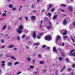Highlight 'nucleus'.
Returning <instances> with one entry per match:
<instances>
[{"label":"nucleus","mask_w":75,"mask_h":75,"mask_svg":"<svg viewBox=\"0 0 75 75\" xmlns=\"http://www.w3.org/2000/svg\"><path fill=\"white\" fill-rule=\"evenodd\" d=\"M70 56H73V57H75V52L73 53H70L69 54Z\"/></svg>","instance_id":"nucleus-11"},{"label":"nucleus","mask_w":75,"mask_h":75,"mask_svg":"<svg viewBox=\"0 0 75 75\" xmlns=\"http://www.w3.org/2000/svg\"><path fill=\"white\" fill-rule=\"evenodd\" d=\"M68 9L70 11H72L73 10V8L72 6H69L68 7Z\"/></svg>","instance_id":"nucleus-6"},{"label":"nucleus","mask_w":75,"mask_h":75,"mask_svg":"<svg viewBox=\"0 0 75 75\" xmlns=\"http://www.w3.org/2000/svg\"><path fill=\"white\" fill-rule=\"evenodd\" d=\"M61 6L62 7H66V6H66V5H65V4H63V5H61Z\"/></svg>","instance_id":"nucleus-24"},{"label":"nucleus","mask_w":75,"mask_h":75,"mask_svg":"<svg viewBox=\"0 0 75 75\" xmlns=\"http://www.w3.org/2000/svg\"><path fill=\"white\" fill-rule=\"evenodd\" d=\"M39 45L40 43H37L34 44L35 45H37V46H38V45Z\"/></svg>","instance_id":"nucleus-27"},{"label":"nucleus","mask_w":75,"mask_h":75,"mask_svg":"<svg viewBox=\"0 0 75 75\" xmlns=\"http://www.w3.org/2000/svg\"><path fill=\"white\" fill-rule=\"evenodd\" d=\"M74 51H75V50L74 49L70 51V53H72V52H74Z\"/></svg>","instance_id":"nucleus-26"},{"label":"nucleus","mask_w":75,"mask_h":75,"mask_svg":"<svg viewBox=\"0 0 75 75\" xmlns=\"http://www.w3.org/2000/svg\"><path fill=\"white\" fill-rule=\"evenodd\" d=\"M53 7V5L52 4H50L49 5V7L47 8V9L48 10H49V8H51V7Z\"/></svg>","instance_id":"nucleus-9"},{"label":"nucleus","mask_w":75,"mask_h":75,"mask_svg":"<svg viewBox=\"0 0 75 75\" xmlns=\"http://www.w3.org/2000/svg\"><path fill=\"white\" fill-rule=\"evenodd\" d=\"M59 61H62L63 60V58H61V57H60L59 58Z\"/></svg>","instance_id":"nucleus-22"},{"label":"nucleus","mask_w":75,"mask_h":75,"mask_svg":"<svg viewBox=\"0 0 75 75\" xmlns=\"http://www.w3.org/2000/svg\"><path fill=\"white\" fill-rule=\"evenodd\" d=\"M1 42L2 43H4V40H1Z\"/></svg>","instance_id":"nucleus-52"},{"label":"nucleus","mask_w":75,"mask_h":75,"mask_svg":"<svg viewBox=\"0 0 75 75\" xmlns=\"http://www.w3.org/2000/svg\"><path fill=\"white\" fill-rule=\"evenodd\" d=\"M68 38V36H66L64 37V40H65V38Z\"/></svg>","instance_id":"nucleus-40"},{"label":"nucleus","mask_w":75,"mask_h":75,"mask_svg":"<svg viewBox=\"0 0 75 75\" xmlns=\"http://www.w3.org/2000/svg\"><path fill=\"white\" fill-rule=\"evenodd\" d=\"M12 10H13V11H15V10H16V8H12Z\"/></svg>","instance_id":"nucleus-39"},{"label":"nucleus","mask_w":75,"mask_h":75,"mask_svg":"<svg viewBox=\"0 0 75 75\" xmlns=\"http://www.w3.org/2000/svg\"><path fill=\"white\" fill-rule=\"evenodd\" d=\"M38 72L37 71H34V72H33V73L34 74H37Z\"/></svg>","instance_id":"nucleus-37"},{"label":"nucleus","mask_w":75,"mask_h":75,"mask_svg":"<svg viewBox=\"0 0 75 75\" xmlns=\"http://www.w3.org/2000/svg\"><path fill=\"white\" fill-rule=\"evenodd\" d=\"M10 36H8L7 38V39H10Z\"/></svg>","instance_id":"nucleus-56"},{"label":"nucleus","mask_w":75,"mask_h":75,"mask_svg":"<svg viewBox=\"0 0 75 75\" xmlns=\"http://www.w3.org/2000/svg\"><path fill=\"white\" fill-rule=\"evenodd\" d=\"M47 71V69L44 70H43L44 72H46Z\"/></svg>","instance_id":"nucleus-57"},{"label":"nucleus","mask_w":75,"mask_h":75,"mask_svg":"<svg viewBox=\"0 0 75 75\" xmlns=\"http://www.w3.org/2000/svg\"><path fill=\"white\" fill-rule=\"evenodd\" d=\"M44 38L45 40H47V41H50V40H52L51 36L50 35H48L45 36Z\"/></svg>","instance_id":"nucleus-2"},{"label":"nucleus","mask_w":75,"mask_h":75,"mask_svg":"<svg viewBox=\"0 0 75 75\" xmlns=\"http://www.w3.org/2000/svg\"><path fill=\"white\" fill-rule=\"evenodd\" d=\"M71 40L73 41V42H75V41L74 40V39L72 38H71Z\"/></svg>","instance_id":"nucleus-50"},{"label":"nucleus","mask_w":75,"mask_h":75,"mask_svg":"<svg viewBox=\"0 0 75 75\" xmlns=\"http://www.w3.org/2000/svg\"><path fill=\"white\" fill-rule=\"evenodd\" d=\"M50 48V47H47L46 48V50H49Z\"/></svg>","instance_id":"nucleus-44"},{"label":"nucleus","mask_w":75,"mask_h":75,"mask_svg":"<svg viewBox=\"0 0 75 75\" xmlns=\"http://www.w3.org/2000/svg\"><path fill=\"white\" fill-rule=\"evenodd\" d=\"M13 47H14V45H10L8 47L9 48H13Z\"/></svg>","instance_id":"nucleus-19"},{"label":"nucleus","mask_w":75,"mask_h":75,"mask_svg":"<svg viewBox=\"0 0 75 75\" xmlns=\"http://www.w3.org/2000/svg\"><path fill=\"white\" fill-rule=\"evenodd\" d=\"M63 70H64V69H62L61 70L60 72H62L63 71Z\"/></svg>","instance_id":"nucleus-61"},{"label":"nucleus","mask_w":75,"mask_h":75,"mask_svg":"<svg viewBox=\"0 0 75 75\" xmlns=\"http://www.w3.org/2000/svg\"><path fill=\"white\" fill-rule=\"evenodd\" d=\"M17 40H20V37H18V36H17Z\"/></svg>","instance_id":"nucleus-35"},{"label":"nucleus","mask_w":75,"mask_h":75,"mask_svg":"<svg viewBox=\"0 0 75 75\" xmlns=\"http://www.w3.org/2000/svg\"><path fill=\"white\" fill-rule=\"evenodd\" d=\"M18 64V62H16L15 63L14 65H17V64Z\"/></svg>","instance_id":"nucleus-54"},{"label":"nucleus","mask_w":75,"mask_h":75,"mask_svg":"<svg viewBox=\"0 0 75 75\" xmlns=\"http://www.w3.org/2000/svg\"><path fill=\"white\" fill-rule=\"evenodd\" d=\"M26 49H28V48H29V47H28L27 46H26Z\"/></svg>","instance_id":"nucleus-55"},{"label":"nucleus","mask_w":75,"mask_h":75,"mask_svg":"<svg viewBox=\"0 0 75 75\" xmlns=\"http://www.w3.org/2000/svg\"><path fill=\"white\" fill-rule=\"evenodd\" d=\"M33 33L32 35H33V37L34 38H35L36 37V32L35 31H33Z\"/></svg>","instance_id":"nucleus-4"},{"label":"nucleus","mask_w":75,"mask_h":75,"mask_svg":"<svg viewBox=\"0 0 75 75\" xmlns=\"http://www.w3.org/2000/svg\"><path fill=\"white\" fill-rule=\"evenodd\" d=\"M23 29V26L22 25H20L18 29H17L16 31L19 34H21V33H22V30Z\"/></svg>","instance_id":"nucleus-1"},{"label":"nucleus","mask_w":75,"mask_h":75,"mask_svg":"<svg viewBox=\"0 0 75 75\" xmlns=\"http://www.w3.org/2000/svg\"><path fill=\"white\" fill-rule=\"evenodd\" d=\"M6 58H9V57H10V56H9L7 55L6 56Z\"/></svg>","instance_id":"nucleus-42"},{"label":"nucleus","mask_w":75,"mask_h":75,"mask_svg":"<svg viewBox=\"0 0 75 75\" xmlns=\"http://www.w3.org/2000/svg\"><path fill=\"white\" fill-rule=\"evenodd\" d=\"M37 48H38V47L36 46L35 47V49H37Z\"/></svg>","instance_id":"nucleus-62"},{"label":"nucleus","mask_w":75,"mask_h":75,"mask_svg":"<svg viewBox=\"0 0 75 75\" xmlns=\"http://www.w3.org/2000/svg\"><path fill=\"white\" fill-rule=\"evenodd\" d=\"M11 59H13L14 60H16V58L13 56H11Z\"/></svg>","instance_id":"nucleus-30"},{"label":"nucleus","mask_w":75,"mask_h":75,"mask_svg":"<svg viewBox=\"0 0 75 75\" xmlns=\"http://www.w3.org/2000/svg\"><path fill=\"white\" fill-rule=\"evenodd\" d=\"M30 68L33 69V68H34V66H30Z\"/></svg>","instance_id":"nucleus-36"},{"label":"nucleus","mask_w":75,"mask_h":75,"mask_svg":"<svg viewBox=\"0 0 75 75\" xmlns=\"http://www.w3.org/2000/svg\"><path fill=\"white\" fill-rule=\"evenodd\" d=\"M6 13H4L2 14V16H6Z\"/></svg>","instance_id":"nucleus-34"},{"label":"nucleus","mask_w":75,"mask_h":75,"mask_svg":"<svg viewBox=\"0 0 75 75\" xmlns=\"http://www.w3.org/2000/svg\"><path fill=\"white\" fill-rule=\"evenodd\" d=\"M53 51H55L56 53H57L58 52V51H57V50L56 49V48H55V47H53Z\"/></svg>","instance_id":"nucleus-8"},{"label":"nucleus","mask_w":75,"mask_h":75,"mask_svg":"<svg viewBox=\"0 0 75 75\" xmlns=\"http://www.w3.org/2000/svg\"><path fill=\"white\" fill-rule=\"evenodd\" d=\"M66 60L67 62H68V59L67 58H66Z\"/></svg>","instance_id":"nucleus-43"},{"label":"nucleus","mask_w":75,"mask_h":75,"mask_svg":"<svg viewBox=\"0 0 75 75\" xmlns=\"http://www.w3.org/2000/svg\"><path fill=\"white\" fill-rule=\"evenodd\" d=\"M8 66H11L12 65V63L11 62H8L7 64Z\"/></svg>","instance_id":"nucleus-12"},{"label":"nucleus","mask_w":75,"mask_h":75,"mask_svg":"<svg viewBox=\"0 0 75 75\" xmlns=\"http://www.w3.org/2000/svg\"><path fill=\"white\" fill-rule=\"evenodd\" d=\"M59 39H61V37L59 35H58L57 36V37L56 38V44H58V41L59 40Z\"/></svg>","instance_id":"nucleus-3"},{"label":"nucleus","mask_w":75,"mask_h":75,"mask_svg":"<svg viewBox=\"0 0 75 75\" xmlns=\"http://www.w3.org/2000/svg\"><path fill=\"white\" fill-rule=\"evenodd\" d=\"M20 74H21V72H19L17 74V75H19Z\"/></svg>","instance_id":"nucleus-49"},{"label":"nucleus","mask_w":75,"mask_h":75,"mask_svg":"<svg viewBox=\"0 0 75 75\" xmlns=\"http://www.w3.org/2000/svg\"><path fill=\"white\" fill-rule=\"evenodd\" d=\"M5 61H3L2 62V64H4V63H5Z\"/></svg>","instance_id":"nucleus-53"},{"label":"nucleus","mask_w":75,"mask_h":75,"mask_svg":"<svg viewBox=\"0 0 75 75\" xmlns=\"http://www.w3.org/2000/svg\"><path fill=\"white\" fill-rule=\"evenodd\" d=\"M48 21V19L47 18H44V19H43V21Z\"/></svg>","instance_id":"nucleus-18"},{"label":"nucleus","mask_w":75,"mask_h":75,"mask_svg":"<svg viewBox=\"0 0 75 75\" xmlns=\"http://www.w3.org/2000/svg\"><path fill=\"white\" fill-rule=\"evenodd\" d=\"M26 40H28V39H30V38H26Z\"/></svg>","instance_id":"nucleus-59"},{"label":"nucleus","mask_w":75,"mask_h":75,"mask_svg":"<svg viewBox=\"0 0 75 75\" xmlns=\"http://www.w3.org/2000/svg\"><path fill=\"white\" fill-rule=\"evenodd\" d=\"M73 25H74V26H75V22H74L73 23Z\"/></svg>","instance_id":"nucleus-63"},{"label":"nucleus","mask_w":75,"mask_h":75,"mask_svg":"<svg viewBox=\"0 0 75 75\" xmlns=\"http://www.w3.org/2000/svg\"><path fill=\"white\" fill-rule=\"evenodd\" d=\"M25 20L26 21H27V20H28V17H25Z\"/></svg>","instance_id":"nucleus-45"},{"label":"nucleus","mask_w":75,"mask_h":75,"mask_svg":"<svg viewBox=\"0 0 75 75\" xmlns=\"http://www.w3.org/2000/svg\"><path fill=\"white\" fill-rule=\"evenodd\" d=\"M35 7L33 5H32V6H31V8H34Z\"/></svg>","instance_id":"nucleus-47"},{"label":"nucleus","mask_w":75,"mask_h":75,"mask_svg":"<svg viewBox=\"0 0 75 75\" xmlns=\"http://www.w3.org/2000/svg\"><path fill=\"white\" fill-rule=\"evenodd\" d=\"M31 18H32V19H33V20H34L36 18H35V17L34 16H31Z\"/></svg>","instance_id":"nucleus-20"},{"label":"nucleus","mask_w":75,"mask_h":75,"mask_svg":"<svg viewBox=\"0 0 75 75\" xmlns=\"http://www.w3.org/2000/svg\"><path fill=\"white\" fill-rule=\"evenodd\" d=\"M38 57L39 58H41V57H42L41 56V55L40 54H39L38 55Z\"/></svg>","instance_id":"nucleus-23"},{"label":"nucleus","mask_w":75,"mask_h":75,"mask_svg":"<svg viewBox=\"0 0 75 75\" xmlns=\"http://www.w3.org/2000/svg\"><path fill=\"white\" fill-rule=\"evenodd\" d=\"M75 64H73L72 65V67H73V68H75Z\"/></svg>","instance_id":"nucleus-48"},{"label":"nucleus","mask_w":75,"mask_h":75,"mask_svg":"<svg viewBox=\"0 0 75 75\" xmlns=\"http://www.w3.org/2000/svg\"><path fill=\"white\" fill-rule=\"evenodd\" d=\"M45 47H46V45H44L42 46V48L43 49H44V48H45Z\"/></svg>","instance_id":"nucleus-28"},{"label":"nucleus","mask_w":75,"mask_h":75,"mask_svg":"<svg viewBox=\"0 0 75 75\" xmlns=\"http://www.w3.org/2000/svg\"><path fill=\"white\" fill-rule=\"evenodd\" d=\"M58 50L59 52H60V53H62V52L63 51L62 49H61L60 48H58Z\"/></svg>","instance_id":"nucleus-7"},{"label":"nucleus","mask_w":75,"mask_h":75,"mask_svg":"<svg viewBox=\"0 0 75 75\" xmlns=\"http://www.w3.org/2000/svg\"><path fill=\"white\" fill-rule=\"evenodd\" d=\"M9 8H12L13 7V5L11 4H10L9 5Z\"/></svg>","instance_id":"nucleus-15"},{"label":"nucleus","mask_w":75,"mask_h":75,"mask_svg":"<svg viewBox=\"0 0 75 75\" xmlns=\"http://www.w3.org/2000/svg\"><path fill=\"white\" fill-rule=\"evenodd\" d=\"M40 23H41V24H42V20H41V21H40Z\"/></svg>","instance_id":"nucleus-60"},{"label":"nucleus","mask_w":75,"mask_h":75,"mask_svg":"<svg viewBox=\"0 0 75 75\" xmlns=\"http://www.w3.org/2000/svg\"><path fill=\"white\" fill-rule=\"evenodd\" d=\"M31 42H32L31 41H29L28 42V44H31Z\"/></svg>","instance_id":"nucleus-51"},{"label":"nucleus","mask_w":75,"mask_h":75,"mask_svg":"<svg viewBox=\"0 0 75 75\" xmlns=\"http://www.w3.org/2000/svg\"><path fill=\"white\" fill-rule=\"evenodd\" d=\"M5 37H7V36H8V34H6L5 35Z\"/></svg>","instance_id":"nucleus-58"},{"label":"nucleus","mask_w":75,"mask_h":75,"mask_svg":"<svg viewBox=\"0 0 75 75\" xmlns=\"http://www.w3.org/2000/svg\"><path fill=\"white\" fill-rule=\"evenodd\" d=\"M55 9L54 8H52L51 10V11L52 12H54V11H55Z\"/></svg>","instance_id":"nucleus-29"},{"label":"nucleus","mask_w":75,"mask_h":75,"mask_svg":"<svg viewBox=\"0 0 75 75\" xmlns=\"http://www.w3.org/2000/svg\"><path fill=\"white\" fill-rule=\"evenodd\" d=\"M4 66H5V64H2L1 65V67H4Z\"/></svg>","instance_id":"nucleus-33"},{"label":"nucleus","mask_w":75,"mask_h":75,"mask_svg":"<svg viewBox=\"0 0 75 75\" xmlns=\"http://www.w3.org/2000/svg\"><path fill=\"white\" fill-rule=\"evenodd\" d=\"M25 37V35H23L22 37V38H24Z\"/></svg>","instance_id":"nucleus-38"},{"label":"nucleus","mask_w":75,"mask_h":75,"mask_svg":"<svg viewBox=\"0 0 75 75\" xmlns=\"http://www.w3.org/2000/svg\"><path fill=\"white\" fill-rule=\"evenodd\" d=\"M63 25H66V24H67V20H66V19H64L63 22Z\"/></svg>","instance_id":"nucleus-5"},{"label":"nucleus","mask_w":75,"mask_h":75,"mask_svg":"<svg viewBox=\"0 0 75 75\" xmlns=\"http://www.w3.org/2000/svg\"><path fill=\"white\" fill-rule=\"evenodd\" d=\"M57 17V15H54L53 16V18L54 20Z\"/></svg>","instance_id":"nucleus-14"},{"label":"nucleus","mask_w":75,"mask_h":75,"mask_svg":"<svg viewBox=\"0 0 75 75\" xmlns=\"http://www.w3.org/2000/svg\"><path fill=\"white\" fill-rule=\"evenodd\" d=\"M7 27V25H6L4 26H3L2 28V30H4L6 29V28Z\"/></svg>","instance_id":"nucleus-17"},{"label":"nucleus","mask_w":75,"mask_h":75,"mask_svg":"<svg viewBox=\"0 0 75 75\" xmlns=\"http://www.w3.org/2000/svg\"><path fill=\"white\" fill-rule=\"evenodd\" d=\"M40 64H44V62H40Z\"/></svg>","instance_id":"nucleus-32"},{"label":"nucleus","mask_w":75,"mask_h":75,"mask_svg":"<svg viewBox=\"0 0 75 75\" xmlns=\"http://www.w3.org/2000/svg\"><path fill=\"white\" fill-rule=\"evenodd\" d=\"M67 70L69 71V72H70V71H71V70H72V69L71 68L69 67L67 69Z\"/></svg>","instance_id":"nucleus-21"},{"label":"nucleus","mask_w":75,"mask_h":75,"mask_svg":"<svg viewBox=\"0 0 75 75\" xmlns=\"http://www.w3.org/2000/svg\"><path fill=\"white\" fill-rule=\"evenodd\" d=\"M37 38L38 39H40V36H39V35H37Z\"/></svg>","instance_id":"nucleus-41"},{"label":"nucleus","mask_w":75,"mask_h":75,"mask_svg":"<svg viewBox=\"0 0 75 75\" xmlns=\"http://www.w3.org/2000/svg\"><path fill=\"white\" fill-rule=\"evenodd\" d=\"M49 24H50V26H47V28L48 29H50L51 27V25H52V24H51V22H50Z\"/></svg>","instance_id":"nucleus-10"},{"label":"nucleus","mask_w":75,"mask_h":75,"mask_svg":"<svg viewBox=\"0 0 75 75\" xmlns=\"http://www.w3.org/2000/svg\"><path fill=\"white\" fill-rule=\"evenodd\" d=\"M45 10H42V13H43V12H44Z\"/></svg>","instance_id":"nucleus-64"},{"label":"nucleus","mask_w":75,"mask_h":75,"mask_svg":"<svg viewBox=\"0 0 75 75\" xmlns=\"http://www.w3.org/2000/svg\"><path fill=\"white\" fill-rule=\"evenodd\" d=\"M43 34H44V32H42L40 33L39 34L40 36H42V35H43Z\"/></svg>","instance_id":"nucleus-25"},{"label":"nucleus","mask_w":75,"mask_h":75,"mask_svg":"<svg viewBox=\"0 0 75 75\" xmlns=\"http://www.w3.org/2000/svg\"><path fill=\"white\" fill-rule=\"evenodd\" d=\"M47 16L48 17H51V13L50 12H49L47 14Z\"/></svg>","instance_id":"nucleus-16"},{"label":"nucleus","mask_w":75,"mask_h":75,"mask_svg":"<svg viewBox=\"0 0 75 75\" xmlns=\"http://www.w3.org/2000/svg\"><path fill=\"white\" fill-rule=\"evenodd\" d=\"M67 34V30H65L63 33V35H66Z\"/></svg>","instance_id":"nucleus-13"},{"label":"nucleus","mask_w":75,"mask_h":75,"mask_svg":"<svg viewBox=\"0 0 75 75\" xmlns=\"http://www.w3.org/2000/svg\"><path fill=\"white\" fill-rule=\"evenodd\" d=\"M27 59H28V60L29 61H31V59L30 57H27Z\"/></svg>","instance_id":"nucleus-31"},{"label":"nucleus","mask_w":75,"mask_h":75,"mask_svg":"<svg viewBox=\"0 0 75 75\" xmlns=\"http://www.w3.org/2000/svg\"><path fill=\"white\" fill-rule=\"evenodd\" d=\"M70 75H74V73L73 72H72L71 73Z\"/></svg>","instance_id":"nucleus-46"}]
</instances>
